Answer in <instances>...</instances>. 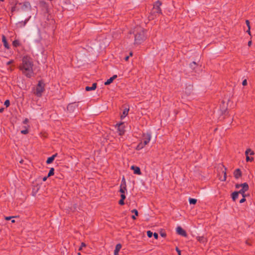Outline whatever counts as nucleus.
Segmentation results:
<instances>
[{"mask_svg": "<svg viewBox=\"0 0 255 255\" xmlns=\"http://www.w3.org/2000/svg\"><path fill=\"white\" fill-rule=\"evenodd\" d=\"M177 233L183 237L187 236V233L185 230H184L181 227H178L176 228Z\"/></svg>", "mask_w": 255, "mask_h": 255, "instance_id": "6e6552de", "label": "nucleus"}, {"mask_svg": "<svg viewBox=\"0 0 255 255\" xmlns=\"http://www.w3.org/2000/svg\"><path fill=\"white\" fill-rule=\"evenodd\" d=\"M234 176L236 178H239L242 175L241 170L239 169H237L234 173Z\"/></svg>", "mask_w": 255, "mask_h": 255, "instance_id": "2eb2a0df", "label": "nucleus"}, {"mask_svg": "<svg viewBox=\"0 0 255 255\" xmlns=\"http://www.w3.org/2000/svg\"><path fill=\"white\" fill-rule=\"evenodd\" d=\"M127 191V185L126 181L124 177L123 178L122 183L120 185V188L119 191L121 194H125V192Z\"/></svg>", "mask_w": 255, "mask_h": 255, "instance_id": "423d86ee", "label": "nucleus"}, {"mask_svg": "<svg viewBox=\"0 0 255 255\" xmlns=\"http://www.w3.org/2000/svg\"><path fill=\"white\" fill-rule=\"evenodd\" d=\"M4 105L6 107H8L9 105H10V102H9V101L8 100H6L5 102H4Z\"/></svg>", "mask_w": 255, "mask_h": 255, "instance_id": "c85d7f7f", "label": "nucleus"}, {"mask_svg": "<svg viewBox=\"0 0 255 255\" xmlns=\"http://www.w3.org/2000/svg\"><path fill=\"white\" fill-rule=\"evenodd\" d=\"M117 77V75H115L112 77H111L110 79H109L105 83V85H110L111 83L113 82L114 80H115Z\"/></svg>", "mask_w": 255, "mask_h": 255, "instance_id": "f8f14e48", "label": "nucleus"}, {"mask_svg": "<svg viewBox=\"0 0 255 255\" xmlns=\"http://www.w3.org/2000/svg\"><path fill=\"white\" fill-rule=\"evenodd\" d=\"M57 154L56 153L55 154H53L51 157L48 158V159H47V161H46L47 164H50V163H52L53 161V160H54L55 158L57 156Z\"/></svg>", "mask_w": 255, "mask_h": 255, "instance_id": "4468645a", "label": "nucleus"}, {"mask_svg": "<svg viewBox=\"0 0 255 255\" xmlns=\"http://www.w3.org/2000/svg\"><path fill=\"white\" fill-rule=\"evenodd\" d=\"M250 30H251V29H248V30H247V33H248L250 35H251Z\"/></svg>", "mask_w": 255, "mask_h": 255, "instance_id": "a18cd8bd", "label": "nucleus"}, {"mask_svg": "<svg viewBox=\"0 0 255 255\" xmlns=\"http://www.w3.org/2000/svg\"><path fill=\"white\" fill-rule=\"evenodd\" d=\"M48 177H47V176L44 177L43 178V179H42V180H43V181H45L47 180V178H48Z\"/></svg>", "mask_w": 255, "mask_h": 255, "instance_id": "49530a36", "label": "nucleus"}, {"mask_svg": "<svg viewBox=\"0 0 255 255\" xmlns=\"http://www.w3.org/2000/svg\"><path fill=\"white\" fill-rule=\"evenodd\" d=\"M176 251L177 252L178 255H181V251L178 248H176Z\"/></svg>", "mask_w": 255, "mask_h": 255, "instance_id": "c9c22d12", "label": "nucleus"}, {"mask_svg": "<svg viewBox=\"0 0 255 255\" xmlns=\"http://www.w3.org/2000/svg\"><path fill=\"white\" fill-rule=\"evenodd\" d=\"M96 87H97V84L96 83H94L93 84L92 87L87 86L85 88V90L87 91L94 90L96 89Z\"/></svg>", "mask_w": 255, "mask_h": 255, "instance_id": "dca6fc26", "label": "nucleus"}, {"mask_svg": "<svg viewBox=\"0 0 255 255\" xmlns=\"http://www.w3.org/2000/svg\"><path fill=\"white\" fill-rule=\"evenodd\" d=\"M54 174V169L53 168H51L50 169V171L48 174V176L47 177H50L52 175H53Z\"/></svg>", "mask_w": 255, "mask_h": 255, "instance_id": "b1692460", "label": "nucleus"}, {"mask_svg": "<svg viewBox=\"0 0 255 255\" xmlns=\"http://www.w3.org/2000/svg\"><path fill=\"white\" fill-rule=\"evenodd\" d=\"M241 186H242L243 188L240 190V192L241 193V194H244L245 192L247 191L249 189V186L248 184L247 183H244L243 184H242L241 185Z\"/></svg>", "mask_w": 255, "mask_h": 255, "instance_id": "1a4fd4ad", "label": "nucleus"}, {"mask_svg": "<svg viewBox=\"0 0 255 255\" xmlns=\"http://www.w3.org/2000/svg\"><path fill=\"white\" fill-rule=\"evenodd\" d=\"M21 133L24 134H26L28 133V130L27 129L22 130L21 131Z\"/></svg>", "mask_w": 255, "mask_h": 255, "instance_id": "f704fd0d", "label": "nucleus"}, {"mask_svg": "<svg viewBox=\"0 0 255 255\" xmlns=\"http://www.w3.org/2000/svg\"><path fill=\"white\" fill-rule=\"evenodd\" d=\"M134 36V45H138L143 42L146 38V31L144 29L139 26L134 27L132 31Z\"/></svg>", "mask_w": 255, "mask_h": 255, "instance_id": "f03ea898", "label": "nucleus"}, {"mask_svg": "<svg viewBox=\"0 0 255 255\" xmlns=\"http://www.w3.org/2000/svg\"><path fill=\"white\" fill-rule=\"evenodd\" d=\"M14 218L13 216L5 217V219L7 221L10 220L11 219Z\"/></svg>", "mask_w": 255, "mask_h": 255, "instance_id": "e433bc0d", "label": "nucleus"}, {"mask_svg": "<svg viewBox=\"0 0 255 255\" xmlns=\"http://www.w3.org/2000/svg\"><path fill=\"white\" fill-rule=\"evenodd\" d=\"M160 235L162 237H165L166 236V234L165 233H160Z\"/></svg>", "mask_w": 255, "mask_h": 255, "instance_id": "37998d69", "label": "nucleus"}, {"mask_svg": "<svg viewBox=\"0 0 255 255\" xmlns=\"http://www.w3.org/2000/svg\"><path fill=\"white\" fill-rule=\"evenodd\" d=\"M122 248V245L120 244H118L116 245L115 251L114 255H118L119 252Z\"/></svg>", "mask_w": 255, "mask_h": 255, "instance_id": "ddd939ff", "label": "nucleus"}, {"mask_svg": "<svg viewBox=\"0 0 255 255\" xmlns=\"http://www.w3.org/2000/svg\"><path fill=\"white\" fill-rule=\"evenodd\" d=\"M23 6H25L26 7H30V4L29 2H25L23 3Z\"/></svg>", "mask_w": 255, "mask_h": 255, "instance_id": "bb28decb", "label": "nucleus"}, {"mask_svg": "<svg viewBox=\"0 0 255 255\" xmlns=\"http://www.w3.org/2000/svg\"><path fill=\"white\" fill-rule=\"evenodd\" d=\"M242 85L243 86H246L247 85V80L246 79L244 80L242 82Z\"/></svg>", "mask_w": 255, "mask_h": 255, "instance_id": "4c0bfd02", "label": "nucleus"}, {"mask_svg": "<svg viewBox=\"0 0 255 255\" xmlns=\"http://www.w3.org/2000/svg\"><path fill=\"white\" fill-rule=\"evenodd\" d=\"M146 145L145 144H143V142L141 141V142L137 145V146L136 147V150H140L142 149Z\"/></svg>", "mask_w": 255, "mask_h": 255, "instance_id": "f3484780", "label": "nucleus"}, {"mask_svg": "<svg viewBox=\"0 0 255 255\" xmlns=\"http://www.w3.org/2000/svg\"><path fill=\"white\" fill-rule=\"evenodd\" d=\"M249 154L250 155H253L254 154V152L250 148L247 149L245 152V154L249 155Z\"/></svg>", "mask_w": 255, "mask_h": 255, "instance_id": "4be33fe9", "label": "nucleus"}, {"mask_svg": "<svg viewBox=\"0 0 255 255\" xmlns=\"http://www.w3.org/2000/svg\"><path fill=\"white\" fill-rule=\"evenodd\" d=\"M161 5V2L160 1H156L153 5V7L151 11L152 13L154 14L161 13V9L160 7Z\"/></svg>", "mask_w": 255, "mask_h": 255, "instance_id": "20e7f679", "label": "nucleus"}, {"mask_svg": "<svg viewBox=\"0 0 255 255\" xmlns=\"http://www.w3.org/2000/svg\"><path fill=\"white\" fill-rule=\"evenodd\" d=\"M131 169L134 171V173L137 175L141 174L140 168L137 166H132Z\"/></svg>", "mask_w": 255, "mask_h": 255, "instance_id": "9d476101", "label": "nucleus"}, {"mask_svg": "<svg viewBox=\"0 0 255 255\" xmlns=\"http://www.w3.org/2000/svg\"><path fill=\"white\" fill-rule=\"evenodd\" d=\"M11 222L13 223H14L15 222V220H11Z\"/></svg>", "mask_w": 255, "mask_h": 255, "instance_id": "603ef678", "label": "nucleus"}, {"mask_svg": "<svg viewBox=\"0 0 255 255\" xmlns=\"http://www.w3.org/2000/svg\"><path fill=\"white\" fill-rule=\"evenodd\" d=\"M196 65V63L195 62H193L192 63L190 64V66L191 68H194V66Z\"/></svg>", "mask_w": 255, "mask_h": 255, "instance_id": "72a5a7b5", "label": "nucleus"}, {"mask_svg": "<svg viewBox=\"0 0 255 255\" xmlns=\"http://www.w3.org/2000/svg\"><path fill=\"white\" fill-rule=\"evenodd\" d=\"M33 66L32 59L29 56H25L22 59L19 69L26 77L31 78L34 75Z\"/></svg>", "mask_w": 255, "mask_h": 255, "instance_id": "f257e3e1", "label": "nucleus"}, {"mask_svg": "<svg viewBox=\"0 0 255 255\" xmlns=\"http://www.w3.org/2000/svg\"><path fill=\"white\" fill-rule=\"evenodd\" d=\"M252 45V41H249L248 42V45L250 46Z\"/></svg>", "mask_w": 255, "mask_h": 255, "instance_id": "09e8293b", "label": "nucleus"}, {"mask_svg": "<svg viewBox=\"0 0 255 255\" xmlns=\"http://www.w3.org/2000/svg\"><path fill=\"white\" fill-rule=\"evenodd\" d=\"M3 0H0V1H2Z\"/></svg>", "mask_w": 255, "mask_h": 255, "instance_id": "5fc2aeb1", "label": "nucleus"}, {"mask_svg": "<svg viewBox=\"0 0 255 255\" xmlns=\"http://www.w3.org/2000/svg\"><path fill=\"white\" fill-rule=\"evenodd\" d=\"M189 201L190 204H195L197 203V200L193 198H190Z\"/></svg>", "mask_w": 255, "mask_h": 255, "instance_id": "393cba45", "label": "nucleus"}, {"mask_svg": "<svg viewBox=\"0 0 255 255\" xmlns=\"http://www.w3.org/2000/svg\"><path fill=\"white\" fill-rule=\"evenodd\" d=\"M246 23L248 26V29H251L250 23L249 20H246Z\"/></svg>", "mask_w": 255, "mask_h": 255, "instance_id": "7c9ffc66", "label": "nucleus"}, {"mask_svg": "<svg viewBox=\"0 0 255 255\" xmlns=\"http://www.w3.org/2000/svg\"><path fill=\"white\" fill-rule=\"evenodd\" d=\"M132 213H134V215H132L131 216V218L133 219V220H135L136 219V217L135 216H138V211L136 209H133L132 210H131V211Z\"/></svg>", "mask_w": 255, "mask_h": 255, "instance_id": "6ab92c4d", "label": "nucleus"}, {"mask_svg": "<svg viewBox=\"0 0 255 255\" xmlns=\"http://www.w3.org/2000/svg\"><path fill=\"white\" fill-rule=\"evenodd\" d=\"M223 172L224 174V177L223 179H221V180L222 181H225L226 180V178H227L226 172V171H223Z\"/></svg>", "mask_w": 255, "mask_h": 255, "instance_id": "2f4dec72", "label": "nucleus"}, {"mask_svg": "<svg viewBox=\"0 0 255 255\" xmlns=\"http://www.w3.org/2000/svg\"><path fill=\"white\" fill-rule=\"evenodd\" d=\"M151 138V135L149 133H143L142 136V140L141 141L143 142V144H145L147 145L149 141H150Z\"/></svg>", "mask_w": 255, "mask_h": 255, "instance_id": "39448f33", "label": "nucleus"}, {"mask_svg": "<svg viewBox=\"0 0 255 255\" xmlns=\"http://www.w3.org/2000/svg\"><path fill=\"white\" fill-rule=\"evenodd\" d=\"M2 42L3 43V45L6 49H9V47L7 42L5 36L4 35H2Z\"/></svg>", "mask_w": 255, "mask_h": 255, "instance_id": "9b49d317", "label": "nucleus"}, {"mask_svg": "<svg viewBox=\"0 0 255 255\" xmlns=\"http://www.w3.org/2000/svg\"><path fill=\"white\" fill-rule=\"evenodd\" d=\"M121 199L125 200L126 199V195L125 194H121Z\"/></svg>", "mask_w": 255, "mask_h": 255, "instance_id": "ea45409f", "label": "nucleus"}, {"mask_svg": "<svg viewBox=\"0 0 255 255\" xmlns=\"http://www.w3.org/2000/svg\"><path fill=\"white\" fill-rule=\"evenodd\" d=\"M86 246V245L84 243H82L81 247L79 249V251H81L82 250V248L83 247H85Z\"/></svg>", "mask_w": 255, "mask_h": 255, "instance_id": "c756f323", "label": "nucleus"}, {"mask_svg": "<svg viewBox=\"0 0 255 255\" xmlns=\"http://www.w3.org/2000/svg\"><path fill=\"white\" fill-rule=\"evenodd\" d=\"M3 111V108L0 109V113H2Z\"/></svg>", "mask_w": 255, "mask_h": 255, "instance_id": "8fccbe9b", "label": "nucleus"}, {"mask_svg": "<svg viewBox=\"0 0 255 255\" xmlns=\"http://www.w3.org/2000/svg\"><path fill=\"white\" fill-rule=\"evenodd\" d=\"M246 160L247 161H252L253 160L254 158L253 157L250 158L248 155H246Z\"/></svg>", "mask_w": 255, "mask_h": 255, "instance_id": "a878e982", "label": "nucleus"}, {"mask_svg": "<svg viewBox=\"0 0 255 255\" xmlns=\"http://www.w3.org/2000/svg\"><path fill=\"white\" fill-rule=\"evenodd\" d=\"M78 255H81V254L80 253H78Z\"/></svg>", "mask_w": 255, "mask_h": 255, "instance_id": "864d4df0", "label": "nucleus"}, {"mask_svg": "<svg viewBox=\"0 0 255 255\" xmlns=\"http://www.w3.org/2000/svg\"><path fill=\"white\" fill-rule=\"evenodd\" d=\"M12 45L14 47H17L19 46L20 43L18 40H14L12 42Z\"/></svg>", "mask_w": 255, "mask_h": 255, "instance_id": "5701e85b", "label": "nucleus"}, {"mask_svg": "<svg viewBox=\"0 0 255 255\" xmlns=\"http://www.w3.org/2000/svg\"><path fill=\"white\" fill-rule=\"evenodd\" d=\"M13 63V60H10V61H9L8 62H7L6 65H9Z\"/></svg>", "mask_w": 255, "mask_h": 255, "instance_id": "a19ab883", "label": "nucleus"}, {"mask_svg": "<svg viewBox=\"0 0 255 255\" xmlns=\"http://www.w3.org/2000/svg\"><path fill=\"white\" fill-rule=\"evenodd\" d=\"M28 120L27 119H25L23 121V123L24 124H26L28 123Z\"/></svg>", "mask_w": 255, "mask_h": 255, "instance_id": "c03bdc74", "label": "nucleus"}, {"mask_svg": "<svg viewBox=\"0 0 255 255\" xmlns=\"http://www.w3.org/2000/svg\"><path fill=\"white\" fill-rule=\"evenodd\" d=\"M197 240L200 242V243H204L206 242V239L203 236L201 237H197Z\"/></svg>", "mask_w": 255, "mask_h": 255, "instance_id": "412c9836", "label": "nucleus"}, {"mask_svg": "<svg viewBox=\"0 0 255 255\" xmlns=\"http://www.w3.org/2000/svg\"><path fill=\"white\" fill-rule=\"evenodd\" d=\"M153 236H154V238L155 239H158V234H157V233H154L153 234Z\"/></svg>", "mask_w": 255, "mask_h": 255, "instance_id": "58836bf2", "label": "nucleus"}, {"mask_svg": "<svg viewBox=\"0 0 255 255\" xmlns=\"http://www.w3.org/2000/svg\"><path fill=\"white\" fill-rule=\"evenodd\" d=\"M128 109H125L123 112V114L121 115V119H123L125 117H126L128 115Z\"/></svg>", "mask_w": 255, "mask_h": 255, "instance_id": "aec40b11", "label": "nucleus"}, {"mask_svg": "<svg viewBox=\"0 0 255 255\" xmlns=\"http://www.w3.org/2000/svg\"><path fill=\"white\" fill-rule=\"evenodd\" d=\"M45 84L42 81H39L34 94L37 97H41L44 91Z\"/></svg>", "mask_w": 255, "mask_h": 255, "instance_id": "7ed1b4c3", "label": "nucleus"}, {"mask_svg": "<svg viewBox=\"0 0 255 255\" xmlns=\"http://www.w3.org/2000/svg\"><path fill=\"white\" fill-rule=\"evenodd\" d=\"M119 204L121 205H124L125 204V202H124V200H123V199H121L119 202Z\"/></svg>", "mask_w": 255, "mask_h": 255, "instance_id": "473e14b6", "label": "nucleus"}, {"mask_svg": "<svg viewBox=\"0 0 255 255\" xmlns=\"http://www.w3.org/2000/svg\"><path fill=\"white\" fill-rule=\"evenodd\" d=\"M118 127V130L119 135H122L125 133V127L124 123H121L120 124H118L116 125Z\"/></svg>", "mask_w": 255, "mask_h": 255, "instance_id": "0eeeda50", "label": "nucleus"}, {"mask_svg": "<svg viewBox=\"0 0 255 255\" xmlns=\"http://www.w3.org/2000/svg\"><path fill=\"white\" fill-rule=\"evenodd\" d=\"M128 58H129V56H126L125 58V59L126 61H128Z\"/></svg>", "mask_w": 255, "mask_h": 255, "instance_id": "de8ad7c7", "label": "nucleus"}, {"mask_svg": "<svg viewBox=\"0 0 255 255\" xmlns=\"http://www.w3.org/2000/svg\"><path fill=\"white\" fill-rule=\"evenodd\" d=\"M246 201V199L245 198V197H244L240 201V203H244L245 201Z\"/></svg>", "mask_w": 255, "mask_h": 255, "instance_id": "79ce46f5", "label": "nucleus"}, {"mask_svg": "<svg viewBox=\"0 0 255 255\" xmlns=\"http://www.w3.org/2000/svg\"><path fill=\"white\" fill-rule=\"evenodd\" d=\"M153 234L152 233V232H151L150 231H148L147 232V235L149 238H151Z\"/></svg>", "mask_w": 255, "mask_h": 255, "instance_id": "cd10ccee", "label": "nucleus"}, {"mask_svg": "<svg viewBox=\"0 0 255 255\" xmlns=\"http://www.w3.org/2000/svg\"><path fill=\"white\" fill-rule=\"evenodd\" d=\"M129 55H130V56H132V53L131 52H130V53H129Z\"/></svg>", "mask_w": 255, "mask_h": 255, "instance_id": "3c124183", "label": "nucleus"}, {"mask_svg": "<svg viewBox=\"0 0 255 255\" xmlns=\"http://www.w3.org/2000/svg\"><path fill=\"white\" fill-rule=\"evenodd\" d=\"M240 193H241L240 192V191H239V192H234L232 194V199L234 201H235L238 198L239 194Z\"/></svg>", "mask_w": 255, "mask_h": 255, "instance_id": "a211bd4d", "label": "nucleus"}]
</instances>
